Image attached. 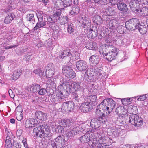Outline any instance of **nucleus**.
Masks as SVG:
<instances>
[{"mask_svg": "<svg viewBox=\"0 0 148 148\" xmlns=\"http://www.w3.org/2000/svg\"><path fill=\"white\" fill-rule=\"evenodd\" d=\"M115 112L118 116L119 118L121 119L122 121L128 122L129 123L136 127H139L143 123V121L140 117L137 115H133L128 116L127 113V111L123 107L119 106L116 110Z\"/></svg>", "mask_w": 148, "mask_h": 148, "instance_id": "nucleus-1", "label": "nucleus"}, {"mask_svg": "<svg viewBox=\"0 0 148 148\" xmlns=\"http://www.w3.org/2000/svg\"><path fill=\"white\" fill-rule=\"evenodd\" d=\"M116 102L112 98L104 99L97 106L98 108H101L106 115H109L115 107Z\"/></svg>", "mask_w": 148, "mask_h": 148, "instance_id": "nucleus-2", "label": "nucleus"}, {"mask_svg": "<svg viewBox=\"0 0 148 148\" xmlns=\"http://www.w3.org/2000/svg\"><path fill=\"white\" fill-rule=\"evenodd\" d=\"M34 134L38 137L44 138L49 134V130L45 124L39 125L33 129Z\"/></svg>", "mask_w": 148, "mask_h": 148, "instance_id": "nucleus-3", "label": "nucleus"}, {"mask_svg": "<svg viewBox=\"0 0 148 148\" xmlns=\"http://www.w3.org/2000/svg\"><path fill=\"white\" fill-rule=\"evenodd\" d=\"M118 21L117 18H112L109 21L108 25L110 30L111 32L114 33L117 32L119 33H121L122 32L119 29H122V27L120 25Z\"/></svg>", "mask_w": 148, "mask_h": 148, "instance_id": "nucleus-4", "label": "nucleus"}, {"mask_svg": "<svg viewBox=\"0 0 148 148\" xmlns=\"http://www.w3.org/2000/svg\"><path fill=\"white\" fill-rule=\"evenodd\" d=\"M66 85V92L65 95H68L74 89L75 90H77L80 88V83L79 82H74L73 81H69L65 82V86Z\"/></svg>", "mask_w": 148, "mask_h": 148, "instance_id": "nucleus-5", "label": "nucleus"}, {"mask_svg": "<svg viewBox=\"0 0 148 148\" xmlns=\"http://www.w3.org/2000/svg\"><path fill=\"white\" fill-rule=\"evenodd\" d=\"M119 51H111L108 53H105L103 51L101 50H99V51L101 55H102L104 57L106 56V58L108 61H111L116 58Z\"/></svg>", "mask_w": 148, "mask_h": 148, "instance_id": "nucleus-6", "label": "nucleus"}, {"mask_svg": "<svg viewBox=\"0 0 148 148\" xmlns=\"http://www.w3.org/2000/svg\"><path fill=\"white\" fill-rule=\"evenodd\" d=\"M94 136L91 137V139L88 143V145L91 148H100L101 145L99 143V138L96 137L95 133H94Z\"/></svg>", "mask_w": 148, "mask_h": 148, "instance_id": "nucleus-7", "label": "nucleus"}, {"mask_svg": "<svg viewBox=\"0 0 148 148\" xmlns=\"http://www.w3.org/2000/svg\"><path fill=\"white\" fill-rule=\"evenodd\" d=\"M105 122L103 119L100 118L99 119L93 118L91 120L90 125L92 129H96L99 127L103 124Z\"/></svg>", "mask_w": 148, "mask_h": 148, "instance_id": "nucleus-8", "label": "nucleus"}, {"mask_svg": "<svg viewBox=\"0 0 148 148\" xmlns=\"http://www.w3.org/2000/svg\"><path fill=\"white\" fill-rule=\"evenodd\" d=\"M81 111L83 112H87L91 110L92 107L89 102H87L85 99L84 103H82L79 108Z\"/></svg>", "mask_w": 148, "mask_h": 148, "instance_id": "nucleus-9", "label": "nucleus"}, {"mask_svg": "<svg viewBox=\"0 0 148 148\" xmlns=\"http://www.w3.org/2000/svg\"><path fill=\"white\" fill-rule=\"evenodd\" d=\"M99 143L100 144L101 147L108 146L111 143L112 139L108 136L101 137L99 138Z\"/></svg>", "mask_w": 148, "mask_h": 148, "instance_id": "nucleus-10", "label": "nucleus"}, {"mask_svg": "<svg viewBox=\"0 0 148 148\" xmlns=\"http://www.w3.org/2000/svg\"><path fill=\"white\" fill-rule=\"evenodd\" d=\"M80 125L77 124L76 126H74L73 128H70L68 132L66 131V132L67 133L66 135L68 137L72 136L73 135L77 134L79 130H80Z\"/></svg>", "mask_w": 148, "mask_h": 148, "instance_id": "nucleus-11", "label": "nucleus"}, {"mask_svg": "<svg viewBox=\"0 0 148 148\" xmlns=\"http://www.w3.org/2000/svg\"><path fill=\"white\" fill-rule=\"evenodd\" d=\"M94 133L91 132L87 134L80 137L79 140L82 143H85L90 142L92 136H94Z\"/></svg>", "mask_w": 148, "mask_h": 148, "instance_id": "nucleus-12", "label": "nucleus"}, {"mask_svg": "<svg viewBox=\"0 0 148 148\" xmlns=\"http://www.w3.org/2000/svg\"><path fill=\"white\" fill-rule=\"evenodd\" d=\"M79 56V54L78 51H73L72 54L71 53L70 51H67L65 52V58L69 57L70 60H75L78 58Z\"/></svg>", "mask_w": 148, "mask_h": 148, "instance_id": "nucleus-13", "label": "nucleus"}, {"mask_svg": "<svg viewBox=\"0 0 148 148\" xmlns=\"http://www.w3.org/2000/svg\"><path fill=\"white\" fill-rule=\"evenodd\" d=\"M65 69V76L71 79H73L75 77L76 74L71 67L67 66Z\"/></svg>", "mask_w": 148, "mask_h": 148, "instance_id": "nucleus-14", "label": "nucleus"}, {"mask_svg": "<svg viewBox=\"0 0 148 148\" xmlns=\"http://www.w3.org/2000/svg\"><path fill=\"white\" fill-rule=\"evenodd\" d=\"M76 66L77 68L80 71L85 70L88 67L87 63L82 60L78 61L76 63Z\"/></svg>", "mask_w": 148, "mask_h": 148, "instance_id": "nucleus-15", "label": "nucleus"}, {"mask_svg": "<svg viewBox=\"0 0 148 148\" xmlns=\"http://www.w3.org/2000/svg\"><path fill=\"white\" fill-rule=\"evenodd\" d=\"M38 123V121L36 119L31 118L26 120L25 123V127L27 128H31L34 127Z\"/></svg>", "mask_w": 148, "mask_h": 148, "instance_id": "nucleus-16", "label": "nucleus"}, {"mask_svg": "<svg viewBox=\"0 0 148 148\" xmlns=\"http://www.w3.org/2000/svg\"><path fill=\"white\" fill-rule=\"evenodd\" d=\"M14 137L11 132H8L5 142V148H12V146L10 139Z\"/></svg>", "mask_w": 148, "mask_h": 148, "instance_id": "nucleus-17", "label": "nucleus"}, {"mask_svg": "<svg viewBox=\"0 0 148 148\" xmlns=\"http://www.w3.org/2000/svg\"><path fill=\"white\" fill-rule=\"evenodd\" d=\"M90 63L92 66L97 64L99 62V58L98 56L95 54L91 56L89 58Z\"/></svg>", "mask_w": 148, "mask_h": 148, "instance_id": "nucleus-18", "label": "nucleus"}, {"mask_svg": "<svg viewBox=\"0 0 148 148\" xmlns=\"http://www.w3.org/2000/svg\"><path fill=\"white\" fill-rule=\"evenodd\" d=\"M101 108H98L97 106V107L95 112L96 116L98 117V119L101 118L105 122V119L107 117V115H106L104 112H101Z\"/></svg>", "mask_w": 148, "mask_h": 148, "instance_id": "nucleus-19", "label": "nucleus"}, {"mask_svg": "<svg viewBox=\"0 0 148 148\" xmlns=\"http://www.w3.org/2000/svg\"><path fill=\"white\" fill-rule=\"evenodd\" d=\"M87 102H89L90 104L95 106L97 104V97L96 95H91L87 97L85 99Z\"/></svg>", "mask_w": 148, "mask_h": 148, "instance_id": "nucleus-20", "label": "nucleus"}, {"mask_svg": "<svg viewBox=\"0 0 148 148\" xmlns=\"http://www.w3.org/2000/svg\"><path fill=\"white\" fill-rule=\"evenodd\" d=\"M22 70L21 68H19L15 70L11 77L13 80H16L18 79L21 75Z\"/></svg>", "mask_w": 148, "mask_h": 148, "instance_id": "nucleus-21", "label": "nucleus"}, {"mask_svg": "<svg viewBox=\"0 0 148 148\" xmlns=\"http://www.w3.org/2000/svg\"><path fill=\"white\" fill-rule=\"evenodd\" d=\"M64 97L62 92H60L55 97H52L51 99L53 101L56 103H57L62 101V99H64Z\"/></svg>", "mask_w": 148, "mask_h": 148, "instance_id": "nucleus-22", "label": "nucleus"}, {"mask_svg": "<svg viewBox=\"0 0 148 148\" xmlns=\"http://www.w3.org/2000/svg\"><path fill=\"white\" fill-rule=\"evenodd\" d=\"M47 114L40 111H36L35 114L36 118L40 120H44L47 119Z\"/></svg>", "mask_w": 148, "mask_h": 148, "instance_id": "nucleus-23", "label": "nucleus"}, {"mask_svg": "<svg viewBox=\"0 0 148 148\" xmlns=\"http://www.w3.org/2000/svg\"><path fill=\"white\" fill-rule=\"evenodd\" d=\"M74 107V103L71 101L65 103V112L69 113L72 112Z\"/></svg>", "mask_w": 148, "mask_h": 148, "instance_id": "nucleus-24", "label": "nucleus"}, {"mask_svg": "<svg viewBox=\"0 0 148 148\" xmlns=\"http://www.w3.org/2000/svg\"><path fill=\"white\" fill-rule=\"evenodd\" d=\"M122 2H119L117 4L118 9L122 12H127L128 10V8L126 4L125 3H122Z\"/></svg>", "mask_w": 148, "mask_h": 148, "instance_id": "nucleus-25", "label": "nucleus"}, {"mask_svg": "<svg viewBox=\"0 0 148 148\" xmlns=\"http://www.w3.org/2000/svg\"><path fill=\"white\" fill-rule=\"evenodd\" d=\"M47 23V21L43 20H38L36 26L33 28L34 31H36L37 29L45 26Z\"/></svg>", "mask_w": 148, "mask_h": 148, "instance_id": "nucleus-26", "label": "nucleus"}, {"mask_svg": "<svg viewBox=\"0 0 148 148\" xmlns=\"http://www.w3.org/2000/svg\"><path fill=\"white\" fill-rule=\"evenodd\" d=\"M86 48L89 50H96L97 49V45L95 42H88L86 44Z\"/></svg>", "mask_w": 148, "mask_h": 148, "instance_id": "nucleus-27", "label": "nucleus"}, {"mask_svg": "<svg viewBox=\"0 0 148 148\" xmlns=\"http://www.w3.org/2000/svg\"><path fill=\"white\" fill-rule=\"evenodd\" d=\"M130 19L126 21L125 23V26L126 28L128 30H134L136 29L135 26L132 23L133 21Z\"/></svg>", "mask_w": 148, "mask_h": 148, "instance_id": "nucleus-28", "label": "nucleus"}, {"mask_svg": "<svg viewBox=\"0 0 148 148\" xmlns=\"http://www.w3.org/2000/svg\"><path fill=\"white\" fill-rule=\"evenodd\" d=\"M15 17V15L12 13H9L5 17L4 20V22L6 23H10L11 21Z\"/></svg>", "mask_w": 148, "mask_h": 148, "instance_id": "nucleus-29", "label": "nucleus"}, {"mask_svg": "<svg viewBox=\"0 0 148 148\" xmlns=\"http://www.w3.org/2000/svg\"><path fill=\"white\" fill-rule=\"evenodd\" d=\"M64 141V139L60 136L58 137L55 140H54L51 142V145L53 148H57V144L58 143H61L62 145H63V143H62V140Z\"/></svg>", "mask_w": 148, "mask_h": 148, "instance_id": "nucleus-30", "label": "nucleus"}, {"mask_svg": "<svg viewBox=\"0 0 148 148\" xmlns=\"http://www.w3.org/2000/svg\"><path fill=\"white\" fill-rule=\"evenodd\" d=\"M40 86L37 84H34L32 85L30 88V91L34 93H37L40 88Z\"/></svg>", "mask_w": 148, "mask_h": 148, "instance_id": "nucleus-31", "label": "nucleus"}, {"mask_svg": "<svg viewBox=\"0 0 148 148\" xmlns=\"http://www.w3.org/2000/svg\"><path fill=\"white\" fill-rule=\"evenodd\" d=\"M82 92V90H75V92L73 93L72 94L73 98L75 99L76 101H78L79 100V97L81 96Z\"/></svg>", "mask_w": 148, "mask_h": 148, "instance_id": "nucleus-32", "label": "nucleus"}, {"mask_svg": "<svg viewBox=\"0 0 148 148\" xmlns=\"http://www.w3.org/2000/svg\"><path fill=\"white\" fill-rule=\"evenodd\" d=\"M99 67L97 66L95 67L94 72L97 74L98 76H101L102 75L101 71L102 68L101 65H99Z\"/></svg>", "mask_w": 148, "mask_h": 148, "instance_id": "nucleus-33", "label": "nucleus"}, {"mask_svg": "<svg viewBox=\"0 0 148 148\" xmlns=\"http://www.w3.org/2000/svg\"><path fill=\"white\" fill-rule=\"evenodd\" d=\"M76 123L74 122V120L72 119H67L65 120V125L66 127H69L73 125H76Z\"/></svg>", "mask_w": 148, "mask_h": 148, "instance_id": "nucleus-34", "label": "nucleus"}, {"mask_svg": "<svg viewBox=\"0 0 148 148\" xmlns=\"http://www.w3.org/2000/svg\"><path fill=\"white\" fill-rule=\"evenodd\" d=\"M105 47L106 49L111 50V51L119 50L116 47H114L112 44L109 43H106L105 44Z\"/></svg>", "mask_w": 148, "mask_h": 148, "instance_id": "nucleus-35", "label": "nucleus"}, {"mask_svg": "<svg viewBox=\"0 0 148 148\" xmlns=\"http://www.w3.org/2000/svg\"><path fill=\"white\" fill-rule=\"evenodd\" d=\"M139 31L140 33L142 34H145L147 31V29L146 27L140 25L139 27L137 29Z\"/></svg>", "mask_w": 148, "mask_h": 148, "instance_id": "nucleus-36", "label": "nucleus"}, {"mask_svg": "<svg viewBox=\"0 0 148 148\" xmlns=\"http://www.w3.org/2000/svg\"><path fill=\"white\" fill-rule=\"evenodd\" d=\"M110 130L111 132L115 136H117L119 133V130L115 127H113L111 128Z\"/></svg>", "mask_w": 148, "mask_h": 148, "instance_id": "nucleus-37", "label": "nucleus"}, {"mask_svg": "<svg viewBox=\"0 0 148 148\" xmlns=\"http://www.w3.org/2000/svg\"><path fill=\"white\" fill-rule=\"evenodd\" d=\"M34 72L41 77L43 76L44 73L43 70L40 68H38L34 70Z\"/></svg>", "mask_w": 148, "mask_h": 148, "instance_id": "nucleus-38", "label": "nucleus"}, {"mask_svg": "<svg viewBox=\"0 0 148 148\" xmlns=\"http://www.w3.org/2000/svg\"><path fill=\"white\" fill-rule=\"evenodd\" d=\"M93 20L94 23L96 24H98L101 22L102 19L100 16L97 15L94 16Z\"/></svg>", "mask_w": 148, "mask_h": 148, "instance_id": "nucleus-39", "label": "nucleus"}, {"mask_svg": "<svg viewBox=\"0 0 148 148\" xmlns=\"http://www.w3.org/2000/svg\"><path fill=\"white\" fill-rule=\"evenodd\" d=\"M34 15L32 14H27L26 16V18L27 19L30 21L32 22V23L34 24L35 21V19L34 17Z\"/></svg>", "mask_w": 148, "mask_h": 148, "instance_id": "nucleus-40", "label": "nucleus"}, {"mask_svg": "<svg viewBox=\"0 0 148 148\" xmlns=\"http://www.w3.org/2000/svg\"><path fill=\"white\" fill-rule=\"evenodd\" d=\"M140 12L143 16H148V7H143L140 10Z\"/></svg>", "mask_w": 148, "mask_h": 148, "instance_id": "nucleus-41", "label": "nucleus"}, {"mask_svg": "<svg viewBox=\"0 0 148 148\" xmlns=\"http://www.w3.org/2000/svg\"><path fill=\"white\" fill-rule=\"evenodd\" d=\"M54 70H52L51 71H46L45 73L46 77L48 78H50L52 77L54 75Z\"/></svg>", "mask_w": 148, "mask_h": 148, "instance_id": "nucleus-42", "label": "nucleus"}, {"mask_svg": "<svg viewBox=\"0 0 148 148\" xmlns=\"http://www.w3.org/2000/svg\"><path fill=\"white\" fill-rule=\"evenodd\" d=\"M131 20H132L133 21L132 23L134 24V25L135 26L136 29H137V28L139 27V26L140 25L139 21L138 19L136 18H133L130 19Z\"/></svg>", "mask_w": 148, "mask_h": 148, "instance_id": "nucleus-43", "label": "nucleus"}, {"mask_svg": "<svg viewBox=\"0 0 148 148\" xmlns=\"http://www.w3.org/2000/svg\"><path fill=\"white\" fill-rule=\"evenodd\" d=\"M14 8V4L12 3H10L4 10L5 12H8L11 11Z\"/></svg>", "mask_w": 148, "mask_h": 148, "instance_id": "nucleus-44", "label": "nucleus"}, {"mask_svg": "<svg viewBox=\"0 0 148 148\" xmlns=\"http://www.w3.org/2000/svg\"><path fill=\"white\" fill-rule=\"evenodd\" d=\"M96 35L100 37V38H103L106 36V33L100 29H99L97 30Z\"/></svg>", "mask_w": 148, "mask_h": 148, "instance_id": "nucleus-45", "label": "nucleus"}, {"mask_svg": "<svg viewBox=\"0 0 148 148\" xmlns=\"http://www.w3.org/2000/svg\"><path fill=\"white\" fill-rule=\"evenodd\" d=\"M74 27L72 23L68 25L67 28V31L69 34H71L73 32H74Z\"/></svg>", "mask_w": 148, "mask_h": 148, "instance_id": "nucleus-46", "label": "nucleus"}, {"mask_svg": "<svg viewBox=\"0 0 148 148\" xmlns=\"http://www.w3.org/2000/svg\"><path fill=\"white\" fill-rule=\"evenodd\" d=\"M45 69L46 71H51L52 70H54V66L52 63H49L45 67Z\"/></svg>", "mask_w": 148, "mask_h": 148, "instance_id": "nucleus-47", "label": "nucleus"}, {"mask_svg": "<svg viewBox=\"0 0 148 148\" xmlns=\"http://www.w3.org/2000/svg\"><path fill=\"white\" fill-rule=\"evenodd\" d=\"M44 45L46 47H50L52 45V41L51 40L49 39L44 42Z\"/></svg>", "mask_w": 148, "mask_h": 148, "instance_id": "nucleus-48", "label": "nucleus"}, {"mask_svg": "<svg viewBox=\"0 0 148 148\" xmlns=\"http://www.w3.org/2000/svg\"><path fill=\"white\" fill-rule=\"evenodd\" d=\"M52 22L50 23H47V24L50 28L54 30L55 29V27L56 26V23L55 21Z\"/></svg>", "mask_w": 148, "mask_h": 148, "instance_id": "nucleus-49", "label": "nucleus"}, {"mask_svg": "<svg viewBox=\"0 0 148 148\" xmlns=\"http://www.w3.org/2000/svg\"><path fill=\"white\" fill-rule=\"evenodd\" d=\"M72 0H65V10H67L72 4Z\"/></svg>", "mask_w": 148, "mask_h": 148, "instance_id": "nucleus-50", "label": "nucleus"}, {"mask_svg": "<svg viewBox=\"0 0 148 148\" xmlns=\"http://www.w3.org/2000/svg\"><path fill=\"white\" fill-rule=\"evenodd\" d=\"M131 99H132H132H131V98H123L122 99L121 101L122 104H130V102H131Z\"/></svg>", "mask_w": 148, "mask_h": 148, "instance_id": "nucleus-51", "label": "nucleus"}, {"mask_svg": "<svg viewBox=\"0 0 148 148\" xmlns=\"http://www.w3.org/2000/svg\"><path fill=\"white\" fill-rule=\"evenodd\" d=\"M148 96V95H143L139 96V97L137 98V100L139 101H143L145 100L147 97Z\"/></svg>", "mask_w": 148, "mask_h": 148, "instance_id": "nucleus-52", "label": "nucleus"}, {"mask_svg": "<svg viewBox=\"0 0 148 148\" xmlns=\"http://www.w3.org/2000/svg\"><path fill=\"white\" fill-rule=\"evenodd\" d=\"M32 56L31 55H29L28 54L24 56V60H26L27 62L30 61L32 59Z\"/></svg>", "mask_w": 148, "mask_h": 148, "instance_id": "nucleus-53", "label": "nucleus"}, {"mask_svg": "<svg viewBox=\"0 0 148 148\" xmlns=\"http://www.w3.org/2000/svg\"><path fill=\"white\" fill-rule=\"evenodd\" d=\"M108 12L110 14V15L111 16L114 15L116 14L115 10L110 7L108 9Z\"/></svg>", "mask_w": 148, "mask_h": 148, "instance_id": "nucleus-54", "label": "nucleus"}, {"mask_svg": "<svg viewBox=\"0 0 148 148\" xmlns=\"http://www.w3.org/2000/svg\"><path fill=\"white\" fill-rule=\"evenodd\" d=\"M47 92V90L44 88L40 89L38 92L39 95H42L45 94Z\"/></svg>", "mask_w": 148, "mask_h": 148, "instance_id": "nucleus-55", "label": "nucleus"}, {"mask_svg": "<svg viewBox=\"0 0 148 148\" xmlns=\"http://www.w3.org/2000/svg\"><path fill=\"white\" fill-rule=\"evenodd\" d=\"M61 14V11L60 10H58L54 14L53 17H59Z\"/></svg>", "mask_w": 148, "mask_h": 148, "instance_id": "nucleus-56", "label": "nucleus"}, {"mask_svg": "<svg viewBox=\"0 0 148 148\" xmlns=\"http://www.w3.org/2000/svg\"><path fill=\"white\" fill-rule=\"evenodd\" d=\"M43 14V12L40 13L38 12V13H36L37 16L38 18V20H43V16L42 14Z\"/></svg>", "mask_w": 148, "mask_h": 148, "instance_id": "nucleus-57", "label": "nucleus"}, {"mask_svg": "<svg viewBox=\"0 0 148 148\" xmlns=\"http://www.w3.org/2000/svg\"><path fill=\"white\" fill-rule=\"evenodd\" d=\"M72 9L76 15L78 13L80 10L78 6L73 7Z\"/></svg>", "mask_w": 148, "mask_h": 148, "instance_id": "nucleus-58", "label": "nucleus"}, {"mask_svg": "<svg viewBox=\"0 0 148 148\" xmlns=\"http://www.w3.org/2000/svg\"><path fill=\"white\" fill-rule=\"evenodd\" d=\"M93 33L95 34V31H93L92 29H91L90 31H89L88 34V37L89 38H92L94 36Z\"/></svg>", "mask_w": 148, "mask_h": 148, "instance_id": "nucleus-59", "label": "nucleus"}, {"mask_svg": "<svg viewBox=\"0 0 148 148\" xmlns=\"http://www.w3.org/2000/svg\"><path fill=\"white\" fill-rule=\"evenodd\" d=\"M67 10H69V14L72 15H76L75 13H74V12L73 10L72 9V8L71 6L69 7Z\"/></svg>", "mask_w": 148, "mask_h": 148, "instance_id": "nucleus-60", "label": "nucleus"}, {"mask_svg": "<svg viewBox=\"0 0 148 148\" xmlns=\"http://www.w3.org/2000/svg\"><path fill=\"white\" fill-rule=\"evenodd\" d=\"M14 146H15L16 148H21V145L19 143H16L15 141L14 140Z\"/></svg>", "mask_w": 148, "mask_h": 148, "instance_id": "nucleus-61", "label": "nucleus"}, {"mask_svg": "<svg viewBox=\"0 0 148 148\" xmlns=\"http://www.w3.org/2000/svg\"><path fill=\"white\" fill-rule=\"evenodd\" d=\"M47 21L49 23L52 22V21H54L55 19H53L50 16H48L47 17Z\"/></svg>", "mask_w": 148, "mask_h": 148, "instance_id": "nucleus-62", "label": "nucleus"}, {"mask_svg": "<svg viewBox=\"0 0 148 148\" xmlns=\"http://www.w3.org/2000/svg\"><path fill=\"white\" fill-rule=\"evenodd\" d=\"M13 38V35H10L8 36L7 38H6V41L7 42H10V40H11L12 38Z\"/></svg>", "mask_w": 148, "mask_h": 148, "instance_id": "nucleus-63", "label": "nucleus"}, {"mask_svg": "<svg viewBox=\"0 0 148 148\" xmlns=\"http://www.w3.org/2000/svg\"><path fill=\"white\" fill-rule=\"evenodd\" d=\"M64 53V52H62L61 53V55H60L59 59L60 60L61 59H63L65 57Z\"/></svg>", "mask_w": 148, "mask_h": 148, "instance_id": "nucleus-64", "label": "nucleus"}]
</instances>
